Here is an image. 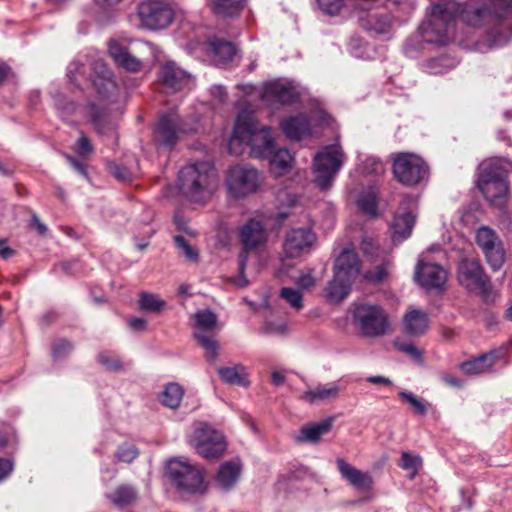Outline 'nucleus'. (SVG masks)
I'll return each mask as SVG.
<instances>
[{"label": "nucleus", "mask_w": 512, "mask_h": 512, "mask_svg": "<svg viewBox=\"0 0 512 512\" xmlns=\"http://www.w3.org/2000/svg\"><path fill=\"white\" fill-rule=\"evenodd\" d=\"M455 17L469 26L477 27L480 24V0L433 5L427 21L419 27V35L406 42V54L412 56L415 51L422 50L424 43L447 45L452 40Z\"/></svg>", "instance_id": "1"}, {"label": "nucleus", "mask_w": 512, "mask_h": 512, "mask_svg": "<svg viewBox=\"0 0 512 512\" xmlns=\"http://www.w3.org/2000/svg\"><path fill=\"white\" fill-rule=\"evenodd\" d=\"M244 146L251 148L250 154L255 158L270 156L275 146L271 128L260 125L254 113L248 110L239 112L228 149L231 154L240 155Z\"/></svg>", "instance_id": "2"}, {"label": "nucleus", "mask_w": 512, "mask_h": 512, "mask_svg": "<svg viewBox=\"0 0 512 512\" xmlns=\"http://www.w3.org/2000/svg\"><path fill=\"white\" fill-rule=\"evenodd\" d=\"M217 184V172L210 161L189 164L179 172V192L190 202L206 203L216 191Z\"/></svg>", "instance_id": "3"}, {"label": "nucleus", "mask_w": 512, "mask_h": 512, "mask_svg": "<svg viewBox=\"0 0 512 512\" xmlns=\"http://www.w3.org/2000/svg\"><path fill=\"white\" fill-rule=\"evenodd\" d=\"M511 172L512 163L505 159L490 161L482 172V196L501 212L506 210L510 198L508 176Z\"/></svg>", "instance_id": "4"}, {"label": "nucleus", "mask_w": 512, "mask_h": 512, "mask_svg": "<svg viewBox=\"0 0 512 512\" xmlns=\"http://www.w3.org/2000/svg\"><path fill=\"white\" fill-rule=\"evenodd\" d=\"M360 272V262L353 249H345L336 258L334 275L325 288V297L331 303H340L351 291V284Z\"/></svg>", "instance_id": "5"}, {"label": "nucleus", "mask_w": 512, "mask_h": 512, "mask_svg": "<svg viewBox=\"0 0 512 512\" xmlns=\"http://www.w3.org/2000/svg\"><path fill=\"white\" fill-rule=\"evenodd\" d=\"M345 155L338 144L326 146L313 159V176L315 184L322 190H328L341 169Z\"/></svg>", "instance_id": "6"}, {"label": "nucleus", "mask_w": 512, "mask_h": 512, "mask_svg": "<svg viewBox=\"0 0 512 512\" xmlns=\"http://www.w3.org/2000/svg\"><path fill=\"white\" fill-rule=\"evenodd\" d=\"M353 319L361 333L366 337H379L390 332L386 311L377 304L355 303Z\"/></svg>", "instance_id": "7"}, {"label": "nucleus", "mask_w": 512, "mask_h": 512, "mask_svg": "<svg viewBox=\"0 0 512 512\" xmlns=\"http://www.w3.org/2000/svg\"><path fill=\"white\" fill-rule=\"evenodd\" d=\"M488 14L498 22L486 34L485 45L495 48L505 45L511 34V25L506 20L512 19V0H489L487 7H482V16Z\"/></svg>", "instance_id": "8"}, {"label": "nucleus", "mask_w": 512, "mask_h": 512, "mask_svg": "<svg viewBox=\"0 0 512 512\" xmlns=\"http://www.w3.org/2000/svg\"><path fill=\"white\" fill-rule=\"evenodd\" d=\"M267 230L262 221L257 219H249L239 229V240L243 251L239 255V272L240 275L235 279L234 283L242 288L247 286L248 280L243 273L246 267L247 253L256 251L264 246L267 242Z\"/></svg>", "instance_id": "9"}, {"label": "nucleus", "mask_w": 512, "mask_h": 512, "mask_svg": "<svg viewBox=\"0 0 512 512\" xmlns=\"http://www.w3.org/2000/svg\"><path fill=\"white\" fill-rule=\"evenodd\" d=\"M261 184L259 171L248 164L231 166L225 175L224 185L227 193L235 199L255 193Z\"/></svg>", "instance_id": "10"}, {"label": "nucleus", "mask_w": 512, "mask_h": 512, "mask_svg": "<svg viewBox=\"0 0 512 512\" xmlns=\"http://www.w3.org/2000/svg\"><path fill=\"white\" fill-rule=\"evenodd\" d=\"M167 474L174 485L183 492L202 494L206 490L203 471L187 461H169Z\"/></svg>", "instance_id": "11"}, {"label": "nucleus", "mask_w": 512, "mask_h": 512, "mask_svg": "<svg viewBox=\"0 0 512 512\" xmlns=\"http://www.w3.org/2000/svg\"><path fill=\"white\" fill-rule=\"evenodd\" d=\"M191 442L196 452L208 460L222 457L227 449L224 434L207 423H200L194 429Z\"/></svg>", "instance_id": "12"}, {"label": "nucleus", "mask_w": 512, "mask_h": 512, "mask_svg": "<svg viewBox=\"0 0 512 512\" xmlns=\"http://www.w3.org/2000/svg\"><path fill=\"white\" fill-rule=\"evenodd\" d=\"M393 174L406 186H414L427 180L429 169L425 161L412 153L393 154Z\"/></svg>", "instance_id": "13"}, {"label": "nucleus", "mask_w": 512, "mask_h": 512, "mask_svg": "<svg viewBox=\"0 0 512 512\" xmlns=\"http://www.w3.org/2000/svg\"><path fill=\"white\" fill-rule=\"evenodd\" d=\"M108 52L118 66L130 72H138L142 69L144 55L151 53L152 48L146 42H137L128 48L117 41H110Z\"/></svg>", "instance_id": "14"}, {"label": "nucleus", "mask_w": 512, "mask_h": 512, "mask_svg": "<svg viewBox=\"0 0 512 512\" xmlns=\"http://www.w3.org/2000/svg\"><path fill=\"white\" fill-rule=\"evenodd\" d=\"M138 15L143 26L159 30L171 24L174 13L165 0H146L139 4Z\"/></svg>", "instance_id": "15"}, {"label": "nucleus", "mask_w": 512, "mask_h": 512, "mask_svg": "<svg viewBox=\"0 0 512 512\" xmlns=\"http://www.w3.org/2000/svg\"><path fill=\"white\" fill-rule=\"evenodd\" d=\"M248 96L255 94L265 101L279 102L281 104H291L297 100L299 94L295 86L285 81L269 82L261 90L252 85L239 86Z\"/></svg>", "instance_id": "16"}, {"label": "nucleus", "mask_w": 512, "mask_h": 512, "mask_svg": "<svg viewBox=\"0 0 512 512\" xmlns=\"http://www.w3.org/2000/svg\"><path fill=\"white\" fill-rule=\"evenodd\" d=\"M198 331L194 332V338L206 350V358L209 361H215L218 357V343L206 332L213 330L217 326L216 314L209 310H200L194 314Z\"/></svg>", "instance_id": "17"}, {"label": "nucleus", "mask_w": 512, "mask_h": 512, "mask_svg": "<svg viewBox=\"0 0 512 512\" xmlns=\"http://www.w3.org/2000/svg\"><path fill=\"white\" fill-rule=\"evenodd\" d=\"M195 131V127L186 125L178 113L171 112L161 116L155 129V139L164 146L176 144L180 133Z\"/></svg>", "instance_id": "18"}, {"label": "nucleus", "mask_w": 512, "mask_h": 512, "mask_svg": "<svg viewBox=\"0 0 512 512\" xmlns=\"http://www.w3.org/2000/svg\"><path fill=\"white\" fill-rule=\"evenodd\" d=\"M414 278L427 290L441 289L447 281V272L440 265L431 263L424 256L418 260Z\"/></svg>", "instance_id": "19"}, {"label": "nucleus", "mask_w": 512, "mask_h": 512, "mask_svg": "<svg viewBox=\"0 0 512 512\" xmlns=\"http://www.w3.org/2000/svg\"><path fill=\"white\" fill-rule=\"evenodd\" d=\"M482 253L493 271H498L505 262V250L502 240L494 230L482 226Z\"/></svg>", "instance_id": "20"}, {"label": "nucleus", "mask_w": 512, "mask_h": 512, "mask_svg": "<svg viewBox=\"0 0 512 512\" xmlns=\"http://www.w3.org/2000/svg\"><path fill=\"white\" fill-rule=\"evenodd\" d=\"M315 241V235L308 228L290 230L283 242V252L287 258H298L308 252Z\"/></svg>", "instance_id": "21"}, {"label": "nucleus", "mask_w": 512, "mask_h": 512, "mask_svg": "<svg viewBox=\"0 0 512 512\" xmlns=\"http://www.w3.org/2000/svg\"><path fill=\"white\" fill-rule=\"evenodd\" d=\"M158 79L167 92L174 93L188 87L191 75L174 61H167L160 66Z\"/></svg>", "instance_id": "22"}, {"label": "nucleus", "mask_w": 512, "mask_h": 512, "mask_svg": "<svg viewBox=\"0 0 512 512\" xmlns=\"http://www.w3.org/2000/svg\"><path fill=\"white\" fill-rule=\"evenodd\" d=\"M92 73L90 80L97 93L103 98H109L117 90L115 81L112 79V72L108 69L102 59H95L91 63Z\"/></svg>", "instance_id": "23"}, {"label": "nucleus", "mask_w": 512, "mask_h": 512, "mask_svg": "<svg viewBox=\"0 0 512 512\" xmlns=\"http://www.w3.org/2000/svg\"><path fill=\"white\" fill-rule=\"evenodd\" d=\"M458 281L469 293L480 295V264L477 259H463L458 265Z\"/></svg>", "instance_id": "24"}, {"label": "nucleus", "mask_w": 512, "mask_h": 512, "mask_svg": "<svg viewBox=\"0 0 512 512\" xmlns=\"http://www.w3.org/2000/svg\"><path fill=\"white\" fill-rule=\"evenodd\" d=\"M336 464L341 477L351 486L360 490H368L371 488L373 481L368 472L358 470L343 458H338Z\"/></svg>", "instance_id": "25"}, {"label": "nucleus", "mask_w": 512, "mask_h": 512, "mask_svg": "<svg viewBox=\"0 0 512 512\" xmlns=\"http://www.w3.org/2000/svg\"><path fill=\"white\" fill-rule=\"evenodd\" d=\"M342 390L343 387L335 382L318 384L314 388L306 390L301 399L310 404L326 402L338 398Z\"/></svg>", "instance_id": "26"}, {"label": "nucleus", "mask_w": 512, "mask_h": 512, "mask_svg": "<svg viewBox=\"0 0 512 512\" xmlns=\"http://www.w3.org/2000/svg\"><path fill=\"white\" fill-rule=\"evenodd\" d=\"M283 133L291 140H300L311 132L309 119L305 115H297L281 122Z\"/></svg>", "instance_id": "27"}, {"label": "nucleus", "mask_w": 512, "mask_h": 512, "mask_svg": "<svg viewBox=\"0 0 512 512\" xmlns=\"http://www.w3.org/2000/svg\"><path fill=\"white\" fill-rule=\"evenodd\" d=\"M403 326L405 332L409 335H422L426 332L429 326L428 315L421 310H411L405 314Z\"/></svg>", "instance_id": "28"}, {"label": "nucleus", "mask_w": 512, "mask_h": 512, "mask_svg": "<svg viewBox=\"0 0 512 512\" xmlns=\"http://www.w3.org/2000/svg\"><path fill=\"white\" fill-rule=\"evenodd\" d=\"M480 203L471 201L463 208L460 221L462 225L474 234L476 243H480Z\"/></svg>", "instance_id": "29"}, {"label": "nucleus", "mask_w": 512, "mask_h": 512, "mask_svg": "<svg viewBox=\"0 0 512 512\" xmlns=\"http://www.w3.org/2000/svg\"><path fill=\"white\" fill-rule=\"evenodd\" d=\"M269 159L270 172L275 177H280L287 173L293 163V156L289 150L281 148L276 150L273 149V153L270 156H266Z\"/></svg>", "instance_id": "30"}, {"label": "nucleus", "mask_w": 512, "mask_h": 512, "mask_svg": "<svg viewBox=\"0 0 512 512\" xmlns=\"http://www.w3.org/2000/svg\"><path fill=\"white\" fill-rule=\"evenodd\" d=\"M241 463L236 460L224 462L217 474V483L223 489H230L239 479L241 473Z\"/></svg>", "instance_id": "31"}, {"label": "nucleus", "mask_w": 512, "mask_h": 512, "mask_svg": "<svg viewBox=\"0 0 512 512\" xmlns=\"http://www.w3.org/2000/svg\"><path fill=\"white\" fill-rule=\"evenodd\" d=\"M209 52L217 65L226 64L233 59L236 54L235 46L228 41L214 38L209 41Z\"/></svg>", "instance_id": "32"}, {"label": "nucleus", "mask_w": 512, "mask_h": 512, "mask_svg": "<svg viewBox=\"0 0 512 512\" xmlns=\"http://www.w3.org/2000/svg\"><path fill=\"white\" fill-rule=\"evenodd\" d=\"M333 425V418L329 417L317 423L304 425L300 430L299 441L318 442L320 437L328 433Z\"/></svg>", "instance_id": "33"}, {"label": "nucleus", "mask_w": 512, "mask_h": 512, "mask_svg": "<svg viewBox=\"0 0 512 512\" xmlns=\"http://www.w3.org/2000/svg\"><path fill=\"white\" fill-rule=\"evenodd\" d=\"M218 374L220 379L227 384L241 387H248L250 385L246 368L241 364L231 367H221L218 369Z\"/></svg>", "instance_id": "34"}, {"label": "nucleus", "mask_w": 512, "mask_h": 512, "mask_svg": "<svg viewBox=\"0 0 512 512\" xmlns=\"http://www.w3.org/2000/svg\"><path fill=\"white\" fill-rule=\"evenodd\" d=\"M109 500L117 507L124 508L134 504L138 499L137 490L128 484H122L108 495Z\"/></svg>", "instance_id": "35"}, {"label": "nucleus", "mask_w": 512, "mask_h": 512, "mask_svg": "<svg viewBox=\"0 0 512 512\" xmlns=\"http://www.w3.org/2000/svg\"><path fill=\"white\" fill-rule=\"evenodd\" d=\"M415 225V215L411 212H398L393 221L394 239L402 240L411 235Z\"/></svg>", "instance_id": "36"}, {"label": "nucleus", "mask_w": 512, "mask_h": 512, "mask_svg": "<svg viewBox=\"0 0 512 512\" xmlns=\"http://www.w3.org/2000/svg\"><path fill=\"white\" fill-rule=\"evenodd\" d=\"M393 24V18L390 14H370L367 19L363 22V26L370 31L375 32L379 35H387Z\"/></svg>", "instance_id": "37"}, {"label": "nucleus", "mask_w": 512, "mask_h": 512, "mask_svg": "<svg viewBox=\"0 0 512 512\" xmlns=\"http://www.w3.org/2000/svg\"><path fill=\"white\" fill-rule=\"evenodd\" d=\"M184 395L183 388L177 383H169L165 386L162 395L161 403L171 409H177L180 406Z\"/></svg>", "instance_id": "38"}, {"label": "nucleus", "mask_w": 512, "mask_h": 512, "mask_svg": "<svg viewBox=\"0 0 512 512\" xmlns=\"http://www.w3.org/2000/svg\"><path fill=\"white\" fill-rule=\"evenodd\" d=\"M456 66V60L448 55H441L427 61L426 70L430 74L438 75L446 73Z\"/></svg>", "instance_id": "39"}, {"label": "nucleus", "mask_w": 512, "mask_h": 512, "mask_svg": "<svg viewBox=\"0 0 512 512\" xmlns=\"http://www.w3.org/2000/svg\"><path fill=\"white\" fill-rule=\"evenodd\" d=\"M242 8L243 4L239 0H212L213 11L224 17L235 16Z\"/></svg>", "instance_id": "40"}, {"label": "nucleus", "mask_w": 512, "mask_h": 512, "mask_svg": "<svg viewBox=\"0 0 512 512\" xmlns=\"http://www.w3.org/2000/svg\"><path fill=\"white\" fill-rule=\"evenodd\" d=\"M376 199L377 193L373 189L361 193L357 200L359 209L363 213L375 217L377 215Z\"/></svg>", "instance_id": "41"}, {"label": "nucleus", "mask_w": 512, "mask_h": 512, "mask_svg": "<svg viewBox=\"0 0 512 512\" xmlns=\"http://www.w3.org/2000/svg\"><path fill=\"white\" fill-rule=\"evenodd\" d=\"M166 306V302L161 300L157 295L142 292L139 298V307L141 310L159 313Z\"/></svg>", "instance_id": "42"}, {"label": "nucleus", "mask_w": 512, "mask_h": 512, "mask_svg": "<svg viewBox=\"0 0 512 512\" xmlns=\"http://www.w3.org/2000/svg\"><path fill=\"white\" fill-rule=\"evenodd\" d=\"M398 396L402 401L408 403L412 407L415 414L421 416L427 414V403L423 399L418 398L413 393L408 391H400Z\"/></svg>", "instance_id": "43"}, {"label": "nucleus", "mask_w": 512, "mask_h": 512, "mask_svg": "<svg viewBox=\"0 0 512 512\" xmlns=\"http://www.w3.org/2000/svg\"><path fill=\"white\" fill-rule=\"evenodd\" d=\"M278 200L281 203L287 202V204H288L287 208L280 209L275 216L276 222L278 224H282V222L291 215L290 208L296 206V204L298 202V198L295 194H291L288 192H281L278 195Z\"/></svg>", "instance_id": "44"}, {"label": "nucleus", "mask_w": 512, "mask_h": 512, "mask_svg": "<svg viewBox=\"0 0 512 512\" xmlns=\"http://www.w3.org/2000/svg\"><path fill=\"white\" fill-rule=\"evenodd\" d=\"M174 242L180 253L190 262L196 263L199 259L198 251L185 239L183 235H176Z\"/></svg>", "instance_id": "45"}, {"label": "nucleus", "mask_w": 512, "mask_h": 512, "mask_svg": "<svg viewBox=\"0 0 512 512\" xmlns=\"http://www.w3.org/2000/svg\"><path fill=\"white\" fill-rule=\"evenodd\" d=\"M506 354V345H501L497 348L492 349L486 354H482V372L490 369L496 361L503 359L506 356Z\"/></svg>", "instance_id": "46"}, {"label": "nucleus", "mask_w": 512, "mask_h": 512, "mask_svg": "<svg viewBox=\"0 0 512 512\" xmlns=\"http://www.w3.org/2000/svg\"><path fill=\"white\" fill-rule=\"evenodd\" d=\"M280 297L296 310H300L303 307L302 295L296 289L284 287L280 290Z\"/></svg>", "instance_id": "47"}, {"label": "nucleus", "mask_w": 512, "mask_h": 512, "mask_svg": "<svg viewBox=\"0 0 512 512\" xmlns=\"http://www.w3.org/2000/svg\"><path fill=\"white\" fill-rule=\"evenodd\" d=\"M499 290L482 273V302L494 303L499 298Z\"/></svg>", "instance_id": "48"}, {"label": "nucleus", "mask_w": 512, "mask_h": 512, "mask_svg": "<svg viewBox=\"0 0 512 512\" xmlns=\"http://www.w3.org/2000/svg\"><path fill=\"white\" fill-rule=\"evenodd\" d=\"M422 465L420 456L411 454L409 452H402L400 466L404 470L412 471L416 474Z\"/></svg>", "instance_id": "49"}, {"label": "nucleus", "mask_w": 512, "mask_h": 512, "mask_svg": "<svg viewBox=\"0 0 512 512\" xmlns=\"http://www.w3.org/2000/svg\"><path fill=\"white\" fill-rule=\"evenodd\" d=\"M98 362L109 371H117L121 369L122 365L119 358L109 352H101L98 357Z\"/></svg>", "instance_id": "50"}, {"label": "nucleus", "mask_w": 512, "mask_h": 512, "mask_svg": "<svg viewBox=\"0 0 512 512\" xmlns=\"http://www.w3.org/2000/svg\"><path fill=\"white\" fill-rule=\"evenodd\" d=\"M138 455L139 452L137 448L132 444H123L116 452L117 459L125 463H131Z\"/></svg>", "instance_id": "51"}, {"label": "nucleus", "mask_w": 512, "mask_h": 512, "mask_svg": "<svg viewBox=\"0 0 512 512\" xmlns=\"http://www.w3.org/2000/svg\"><path fill=\"white\" fill-rule=\"evenodd\" d=\"M320 9L328 15H336L344 6V0H317Z\"/></svg>", "instance_id": "52"}, {"label": "nucleus", "mask_w": 512, "mask_h": 512, "mask_svg": "<svg viewBox=\"0 0 512 512\" xmlns=\"http://www.w3.org/2000/svg\"><path fill=\"white\" fill-rule=\"evenodd\" d=\"M108 171L111 175H113L116 179L122 182H127L131 180V173L126 167H122L116 163L108 164Z\"/></svg>", "instance_id": "53"}, {"label": "nucleus", "mask_w": 512, "mask_h": 512, "mask_svg": "<svg viewBox=\"0 0 512 512\" xmlns=\"http://www.w3.org/2000/svg\"><path fill=\"white\" fill-rule=\"evenodd\" d=\"M361 250L367 257L371 259L378 257V244L371 237H364L361 242Z\"/></svg>", "instance_id": "54"}, {"label": "nucleus", "mask_w": 512, "mask_h": 512, "mask_svg": "<svg viewBox=\"0 0 512 512\" xmlns=\"http://www.w3.org/2000/svg\"><path fill=\"white\" fill-rule=\"evenodd\" d=\"M76 151L80 156L90 155L94 151L90 140L83 133H81L79 139L76 142Z\"/></svg>", "instance_id": "55"}, {"label": "nucleus", "mask_w": 512, "mask_h": 512, "mask_svg": "<svg viewBox=\"0 0 512 512\" xmlns=\"http://www.w3.org/2000/svg\"><path fill=\"white\" fill-rule=\"evenodd\" d=\"M482 322H484L488 331H494L499 324L497 313L490 309L482 311Z\"/></svg>", "instance_id": "56"}, {"label": "nucleus", "mask_w": 512, "mask_h": 512, "mask_svg": "<svg viewBox=\"0 0 512 512\" xmlns=\"http://www.w3.org/2000/svg\"><path fill=\"white\" fill-rule=\"evenodd\" d=\"M459 369L469 375H475L480 372V358L476 357L472 360L465 361L459 364Z\"/></svg>", "instance_id": "57"}, {"label": "nucleus", "mask_w": 512, "mask_h": 512, "mask_svg": "<svg viewBox=\"0 0 512 512\" xmlns=\"http://www.w3.org/2000/svg\"><path fill=\"white\" fill-rule=\"evenodd\" d=\"M72 350V345L70 342L61 339L54 343L53 345V356L58 358L66 355Z\"/></svg>", "instance_id": "58"}, {"label": "nucleus", "mask_w": 512, "mask_h": 512, "mask_svg": "<svg viewBox=\"0 0 512 512\" xmlns=\"http://www.w3.org/2000/svg\"><path fill=\"white\" fill-rule=\"evenodd\" d=\"M386 276H387V271H386L385 267H383V266H378L374 270L368 271L365 274V278L368 281L375 282V283L381 282Z\"/></svg>", "instance_id": "59"}, {"label": "nucleus", "mask_w": 512, "mask_h": 512, "mask_svg": "<svg viewBox=\"0 0 512 512\" xmlns=\"http://www.w3.org/2000/svg\"><path fill=\"white\" fill-rule=\"evenodd\" d=\"M399 350L410 355L412 358L416 360L422 359V352L413 343L401 344L399 345Z\"/></svg>", "instance_id": "60"}, {"label": "nucleus", "mask_w": 512, "mask_h": 512, "mask_svg": "<svg viewBox=\"0 0 512 512\" xmlns=\"http://www.w3.org/2000/svg\"><path fill=\"white\" fill-rule=\"evenodd\" d=\"M366 170L369 173L381 174L384 172V165L378 159L368 158L366 160Z\"/></svg>", "instance_id": "61"}, {"label": "nucleus", "mask_w": 512, "mask_h": 512, "mask_svg": "<svg viewBox=\"0 0 512 512\" xmlns=\"http://www.w3.org/2000/svg\"><path fill=\"white\" fill-rule=\"evenodd\" d=\"M441 381L452 388L461 389L463 387V381L451 374H442L440 376Z\"/></svg>", "instance_id": "62"}, {"label": "nucleus", "mask_w": 512, "mask_h": 512, "mask_svg": "<svg viewBox=\"0 0 512 512\" xmlns=\"http://www.w3.org/2000/svg\"><path fill=\"white\" fill-rule=\"evenodd\" d=\"M77 75L84 76L85 71H84L83 64L75 61V62H72L68 68V77L70 78L71 81H76Z\"/></svg>", "instance_id": "63"}, {"label": "nucleus", "mask_w": 512, "mask_h": 512, "mask_svg": "<svg viewBox=\"0 0 512 512\" xmlns=\"http://www.w3.org/2000/svg\"><path fill=\"white\" fill-rule=\"evenodd\" d=\"M297 284L302 289H309L314 286L315 279L310 273L302 274L298 280Z\"/></svg>", "instance_id": "64"}]
</instances>
